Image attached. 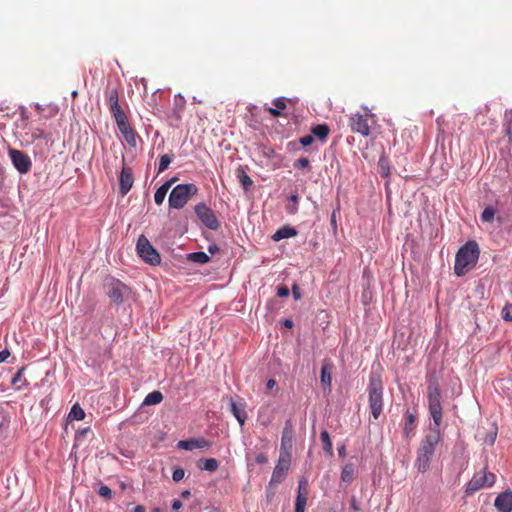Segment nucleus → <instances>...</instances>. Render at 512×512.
Wrapping results in <instances>:
<instances>
[{"label":"nucleus","mask_w":512,"mask_h":512,"mask_svg":"<svg viewBox=\"0 0 512 512\" xmlns=\"http://www.w3.org/2000/svg\"><path fill=\"white\" fill-rule=\"evenodd\" d=\"M238 178L245 190H248L253 185L252 179L243 170L238 174Z\"/></svg>","instance_id":"obj_38"},{"label":"nucleus","mask_w":512,"mask_h":512,"mask_svg":"<svg viewBox=\"0 0 512 512\" xmlns=\"http://www.w3.org/2000/svg\"><path fill=\"white\" fill-rule=\"evenodd\" d=\"M496 435H497V433H496V431H495V432L493 433V436L491 437V440H490V443H491V444H493V443H494L495 438H496Z\"/></svg>","instance_id":"obj_58"},{"label":"nucleus","mask_w":512,"mask_h":512,"mask_svg":"<svg viewBox=\"0 0 512 512\" xmlns=\"http://www.w3.org/2000/svg\"><path fill=\"white\" fill-rule=\"evenodd\" d=\"M177 180V178H172L170 180H168L167 182H170V186Z\"/></svg>","instance_id":"obj_59"},{"label":"nucleus","mask_w":512,"mask_h":512,"mask_svg":"<svg viewBox=\"0 0 512 512\" xmlns=\"http://www.w3.org/2000/svg\"><path fill=\"white\" fill-rule=\"evenodd\" d=\"M106 295L116 305L124 302L125 297L129 294V287L118 279L110 278L106 284Z\"/></svg>","instance_id":"obj_6"},{"label":"nucleus","mask_w":512,"mask_h":512,"mask_svg":"<svg viewBox=\"0 0 512 512\" xmlns=\"http://www.w3.org/2000/svg\"><path fill=\"white\" fill-rule=\"evenodd\" d=\"M289 467H290V454L288 453L286 455V457H284L283 454H281L279 461H278L276 467L274 468L271 481L279 482L283 478L285 473L288 471Z\"/></svg>","instance_id":"obj_17"},{"label":"nucleus","mask_w":512,"mask_h":512,"mask_svg":"<svg viewBox=\"0 0 512 512\" xmlns=\"http://www.w3.org/2000/svg\"><path fill=\"white\" fill-rule=\"evenodd\" d=\"M255 460L258 464H264L267 462V457L263 453H260L256 456Z\"/></svg>","instance_id":"obj_49"},{"label":"nucleus","mask_w":512,"mask_h":512,"mask_svg":"<svg viewBox=\"0 0 512 512\" xmlns=\"http://www.w3.org/2000/svg\"><path fill=\"white\" fill-rule=\"evenodd\" d=\"M429 412L434 422V427L439 429L442 421L441 391L436 382L430 383L427 388Z\"/></svg>","instance_id":"obj_5"},{"label":"nucleus","mask_w":512,"mask_h":512,"mask_svg":"<svg viewBox=\"0 0 512 512\" xmlns=\"http://www.w3.org/2000/svg\"><path fill=\"white\" fill-rule=\"evenodd\" d=\"M506 119H507L506 134L508 135L510 141H512V109L506 113Z\"/></svg>","instance_id":"obj_42"},{"label":"nucleus","mask_w":512,"mask_h":512,"mask_svg":"<svg viewBox=\"0 0 512 512\" xmlns=\"http://www.w3.org/2000/svg\"><path fill=\"white\" fill-rule=\"evenodd\" d=\"M308 498H296L295 512H305Z\"/></svg>","instance_id":"obj_40"},{"label":"nucleus","mask_w":512,"mask_h":512,"mask_svg":"<svg viewBox=\"0 0 512 512\" xmlns=\"http://www.w3.org/2000/svg\"><path fill=\"white\" fill-rule=\"evenodd\" d=\"M98 494L107 500H110L113 496L112 490L107 485H101Z\"/></svg>","instance_id":"obj_39"},{"label":"nucleus","mask_w":512,"mask_h":512,"mask_svg":"<svg viewBox=\"0 0 512 512\" xmlns=\"http://www.w3.org/2000/svg\"><path fill=\"white\" fill-rule=\"evenodd\" d=\"M190 491L189 490H184L182 493H181V497L183 498H188L190 496Z\"/></svg>","instance_id":"obj_56"},{"label":"nucleus","mask_w":512,"mask_h":512,"mask_svg":"<svg viewBox=\"0 0 512 512\" xmlns=\"http://www.w3.org/2000/svg\"><path fill=\"white\" fill-rule=\"evenodd\" d=\"M333 364L329 360H324L321 368L320 380L324 390L331 389Z\"/></svg>","instance_id":"obj_19"},{"label":"nucleus","mask_w":512,"mask_h":512,"mask_svg":"<svg viewBox=\"0 0 512 512\" xmlns=\"http://www.w3.org/2000/svg\"><path fill=\"white\" fill-rule=\"evenodd\" d=\"M134 183V177L131 168L123 166L120 176L119 185L122 196H125L132 188Z\"/></svg>","instance_id":"obj_14"},{"label":"nucleus","mask_w":512,"mask_h":512,"mask_svg":"<svg viewBox=\"0 0 512 512\" xmlns=\"http://www.w3.org/2000/svg\"><path fill=\"white\" fill-rule=\"evenodd\" d=\"M8 153H9V156L11 158V161H12L14 167L21 174H25L30 171L32 163H31L29 156L26 153H24L23 151L17 150V149H13V148H10Z\"/></svg>","instance_id":"obj_12"},{"label":"nucleus","mask_w":512,"mask_h":512,"mask_svg":"<svg viewBox=\"0 0 512 512\" xmlns=\"http://www.w3.org/2000/svg\"><path fill=\"white\" fill-rule=\"evenodd\" d=\"M187 259L195 263L204 264L209 262L210 257L205 252H193L187 255Z\"/></svg>","instance_id":"obj_29"},{"label":"nucleus","mask_w":512,"mask_h":512,"mask_svg":"<svg viewBox=\"0 0 512 512\" xmlns=\"http://www.w3.org/2000/svg\"><path fill=\"white\" fill-rule=\"evenodd\" d=\"M296 235L297 231L293 227L283 226L272 235V239L277 242L285 238L294 237Z\"/></svg>","instance_id":"obj_24"},{"label":"nucleus","mask_w":512,"mask_h":512,"mask_svg":"<svg viewBox=\"0 0 512 512\" xmlns=\"http://www.w3.org/2000/svg\"><path fill=\"white\" fill-rule=\"evenodd\" d=\"M293 434H294L293 424H292L291 420H287L285 422V426L283 428L282 437H281V450L285 451L286 454H288L290 452V450L292 449Z\"/></svg>","instance_id":"obj_15"},{"label":"nucleus","mask_w":512,"mask_h":512,"mask_svg":"<svg viewBox=\"0 0 512 512\" xmlns=\"http://www.w3.org/2000/svg\"><path fill=\"white\" fill-rule=\"evenodd\" d=\"M308 495H309L308 481L305 478H302L298 484V491H297L296 498H301V497L308 498Z\"/></svg>","instance_id":"obj_34"},{"label":"nucleus","mask_w":512,"mask_h":512,"mask_svg":"<svg viewBox=\"0 0 512 512\" xmlns=\"http://www.w3.org/2000/svg\"><path fill=\"white\" fill-rule=\"evenodd\" d=\"M163 400V394L160 391H153L146 395L143 405H156L161 403Z\"/></svg>","instance_id":"obj_27"},{"label":"nucleus","mask_w":512,"mask_h":512,"mask_svg":"<svg viewBox=\"0 0 512 512\" xmlns=\"http://www.w3.org/2000/svg\"><path fill=\"white\" fill-rule=\"evenodd\" d=\"M292 294H293V297L295 300L301 299V292H300V287L298 286V284H294L292 286Z\"/></svg>","instance_id":"obj_47"},{"label":"nucleus","mask_w":512,"mask_h":512,"mask_svg":"<svg viewBox=\"0 0 512 512\" xmlns=\"http://www.w3.org/2000/svg\"><path fill=\"white\" fill-rule=\"evenodd\" d=\"M131 512H145V507L142 505H137L131 510Z\"/></svg>","instance_id":"obj_54"},{"label":"nucleus","mask_w":512,"mask_h":512,"mask_svg":"<svg viewBox=\"0 0 512 512\" xmlns=\"http://www.w3.org/2000/svg\"><path fill=\"white\" fill-rule=\"evenodd\" d=\"M321 441L323 443V449L324 451L329 454L330 456L333 455V446H332V441L330 439V435L329 433L326 431V430H323L321 432Z\"/></svg>","instance_id":"obj_31"},{"label":"nucleus","mask_w":512,"mask_h":512,"mask_svg":"<svg viewBox=\"0 0 512 512\" xmlns=\"http://www.w3.org/2000/svg\"><path fill=\"white\" fill-rule=\"evenodd\" d=\"M25 135L27 136L26 141L28 143H34L36 140L40 139H44L48 142L51 139L50 134L41 128H32L30 132H27Z\"/></svg>","instance_id":"obj_22"},{"label":"nucleus","mask_w":512,"mask_h":512,"mask_svg":"<svg viewBox=\"0 0 512 512\" xmlns=\"http://www.w3.org/2000/svg\"><path fill=\"white\" fill-rule=\"evenodd\" d=\"M274 108L265 106V110L270 113L273 117H279L282 115L281 111L286 109V99L279 97L273 100Z\"/></svg>","instance_id":"obj_23"},{"label":"nucleus","mask_w":512,"mask_h":512,"mask_svg":"<svg viewBox=\"0 0 512 512\" xmlns=\"http://www.w3.org/2000/svg\"><path fill=\"white\" fill-rule=\"evenodd\" d=\"M137 252L139 256L150 265H158L161 262V257L156 249L150 244L145 236H140L137 241Z\"/></svg>","instance_id":"obj_8"},{"label":"nucleus","mask_w":512,"mask_h":512,"mask_svg":"<svg viewBox=\"0 0 512 512\" xmlns=\"http://www.w3.org/2000/svg\"><path fill=\"white\" fill-rule=\"evenodd\" d=\"M219 463L215 458L205 459L199 467L203 470L214 472L218 469Z\"/></svg>","instance_id":"obj_33"},{"label":"nucleus","mask_w":512,"mask_h":512,"mask_svg":"<svg viewBox=\"0 0 512 512\" xmlns=\"http://www.w3.org/2000/svg\"><path fill=\"white\" fill-rule=\"evenodd\" d=\"M182 507V502L180 500H174L172 503L173 510H179Z\"/></svg>","instance_id":"obj_51"},{"label":"nucleus","mask_w":512,"mask_h":512,"mask_svg":"<svg viewBox=\"0 0 512 512\" xmlns=\"http://www.w3.org/2000/svg\"><path fill=\"white\" fill-rule=\"evenodd\" d=\"M501 315L505 321H512V305L506 304L501 311Z\"/></svg>","instance_id":"obj_41"},{"label":"nucleus","mask_w":512,"mask_h":512,"mask_svg":"<svg viewBox=\"0 0 512 512\" xmlns=\"http://www.w3.org/2000/svg\"><path fill=\"white\" fill-rule=\"evenodd\" d=\"M170 189V182H165L161 185L154 194V201L157 205H161L166 197L168 190Z\"/></svg>","instance_id":"obj_26"},{"label":"nucleus","mask_w":512,"mask_h":512,"mask_svg":"<svg viewBox=\"0 0 512 512\" xmlns=\"http://www.w3.org/2000/svg\"><path fill=\"white\" fill-rule=\"evenodd\" d=\"M185 476V471L184 469L182 468H177L173 471V474H172V479L175 481V482H179L181 481Z\"/></svg>","instance_id":"obj_44"},{"label":"nucleus","mask_w":512,"mask_h":512,"mask_svg":"<svg viewBox=\"0 0 512 512\" xmlns=\"http://www.w3.org/2000/svg\"><path fill=\"white\" fill-rule=\"evenodd\" d=\"M416 411L407 410L405 413V424L403 428V434L406 438H411L414 436V430L416 427Z\"/></svg>","instance_id":"obj_20"},{"label":"nucleus","mask_w":512,"mask_h":512,"mask_svg":"<svg viewBox=\"0 0 512 512\" xmlns=\"http://www.w3.org/2000/svg\"><path fill=\"white\" fill-rule=\"evenodd\" d=\"M314 141V138L312 135H305L299 139L300 144L303 147L310 146Z\"/></svg>","instance_id":"obj_45"},{"label":"nucleus","mask_w":512,"mask_h":512,"mask_svg":"<svg viewBox=\"0 0 512 512\" xmlns=\"http://www.w3.org/2000/svg\"><path fill=\"white\" fill-rule=\"evenodd\" d=\"M309 159L306 158V157H302V158H299L295 163H294V167L295 168H298V169H304V168H307L309 167Z\"/></svg>","instance_id":"obj_43"},{"label":"nucleus","mask_w":512,"mask_h":512,"mask_svg":"<svg viewBox=\"0 0 512 512\" xmlns=\"http://www.w3.org/2000/svg\"><path fill=\"white\" fill-rule=\"evenodd\" d=\"M197 217L209 229L217 230L220 223L213 210L205 203H199L194 208Z\"/></svg>","instance_id":"obj_10"},{"label":"nucleus","mask_w":512,"mask_h":512,"mask_svg":"<svg viewBox=\"0 0 512 512\" xmlns=\"http://www.w3.org/2000/svg\"><path fill=\"white\" fill-rule=\"evenodd\" d=\"M230 410L234 417L237 419L239 424L243 426L247 419V413L245 411V406L243 403L238 404L232 398L230 399Z\"/></svg>","instance_id":"obj_21"},{"label":"nucleus","mask_w":512,"mask_h":512,"mask_svg":"<svg viewBox=\"0 0 512 512\" xmlns=\"http://www.w3.org/2000/svg\"><path fill=\"white\" fill-rule=\"evenodd\" d=\"M10 356V352L5 349L0 352V363L4 362Z\"/></svg>","instance_id":"obj_50"},{"label":"nucleus","mask_w":512,"mask_h":512,"mask_svg":"<svg viewBox=\"0 0 512 512\" xmlns=\"http://www.w3.org/2000/svg\"><path fill=\"white\" fill-rule=\"evenodd\" d=\"M430 430L431 432L425 435L417 449L415 466L421 473H425L430 468L436 446L440 441V429L430 427Z\"/></svg>","instance_id":"obj_1"},{"label":"nucleus","mask_w":512,"mask_h":512,"mask_svg":"<svg viewBox=\"0 0 512 512\" xmlns=\"http://www.w3.org/2000/svg\"><path fill=\"white\" fill-rule=\"evenodd\" d=\"M172 161V157L168 154H163L159 158L158 173L165 171Z\"/></svg>","instance_id":"obj_36"},{"label":"nucleus","mask_w":512,"mask_h":512,"mask_svg":"<svg viewBox=\"0 0 512 512\" xmlns=\"http://www.w3.org/2000/svg\"><path fill=\"white\" fill-rule=\"evenodd\" d=\"M85 418V412L79 404H74L68 414L70 420H83Z\"/></svg>","instance_id":"obj_30"},{"label":"nucleus","mask_w":512,"mask_h":512,"mask_svg":"<svg viewBox=\"0 0 512 512\" xmlns=\"http://www.w3.org/2000/svg\"><path fill=\"white\" fill-rule=\"evenodd\" d=\"M298 195L297 194H293L290 196L289 200H290V204L287 205L286 207V211L288 214H291V215H294L297 213L298 211Z\"/></svg>","instance_id":"obj_35"},{"label":"nucleus","mask_w":512,"mask_h":512,"mask_svg":"<svg viewBox=\"0 0 512 512\" xmlns=\"http://www.w3.org/2000/svg\"><path fill=\"white\" fill-rule=\"evenodd\" d=\"M211 446V442L205 438H197V439H189V440H181L178 443V447L185 450H193L197 448H209Z\"/></svg>","instance_id":"obj_18"},{"label":"nucleus","mask_w":512,"mask_h":512,"mask_svg":"<svg viewBox=\"0 0 512 512\" xmlns=\"http://www.w3.org/2000/svg\"><path fill=\"white\" fill-rule=\"evenodd\" d=\"M115 122L126 143L135 148L137 146V134L131 127L127 115L115 119Z\"/></svg>","instance_id":"obj_11"},{"label":"nucleus","mask_w":512,"mask_h":512,"mask_svg":"<svg viewBox=\"0 0 512 512\" xmlns=\"http://www.w3.org/2000/svg\"><path fill=\"white\" fill-rule=\"evenodd\" d=\"M276 381L274 379H269L266 383V387L268 390H271L275 387Z\"/></svg>","instance_id":"obj_52"},{"label":"nucleus","mask_w":512,"mask_h":512,"mask_svg":"<svg viewBox=\"0 0 512 512\" xmlns=\"http://www.w3.org/2000/svg\"><path fill=\"white\" fill-rule=\"evenodd\" d=\"M495 217V209L492 206H487L482 214H481V220L483 222H492Z\"/></svg>","instance_id":"obj_37"},{"label":"nucleus","mask_w":512,"mask_h":512,"mask_svg":"<svg viewBox=\"0 0 512 512\" xmlns=\"http://www.w3.org/2000/svg\"><path fill=\"white\" fill-rule=\"evenodd\" d=\"M216 250H218L217 246H209V252L214 253Z\"/></svg>","instance_id":"obj_57"},{"label":"nucleus","mask_w":512,"mask_h":512,"mask_svg":"<svg viewBox=\"0 0 512 512\" xmlns=\"http://www.w3.org/2000/svg\"><path fill=\"white\" fill-rule=\"evenodd\" d=\"M311 133L319 140L325 141L329 136L330 128L326 124H319L311 128Z\"/></svg>","instance_id":"obj_25"},{"label":"nucleus","mask_w":512,"mask_h":512,"mask_svg":"<svg viewBox=\"0 0 512 512\" xmlns=\"http://www.w3.org/2000/svg\"><path fill=\"white\" fill-rule=\"evenodd\" d=\"M496 481V477L493 473L484 470L474 474L472 479L466 485V494L472 495L481 488L487 486L491 487Z\"/></svg>","instance_id":"obj_7"},{"label":"nucleus","mask_w":512,"mask_h":512,"mask_svg":"<svg viewBox=\"0 0 512 512\" xmlns=\"http://www.w3.org/2000/svg\"><path fill=\"white\" fill-rule=\"evenodd\" d=\"M338 454L340 457H345L346 456V447L345 445H342L341 447L338 448Z\"/></svg>","instance_id":"obj_53"},{"label":"nucleus","mask_w":512,"mask_h":512,"mask_svg":"<svg viewBox=\"0 0 512 512\" xmlns=\"http://www.w3.org/2000/svg\"><path fill=\"white\" fill-rule=\"evenodd\" d=\"M364 110V114L357 112L350 116L349 127L353 132L359 133L362 136L367 137L370 135L369 122L372 118V114L369 113V110L367 108H365Z\"/></svg>","instance_id":"obj_9"},{"label":"nucleus","mask_w":512,"mask_h":512,"mask_svg":"<svg viewBox=\"0 0 512 512\" xmlns=\"http://www.w3.org/2000/svg\"><path fill=\"white\" fill-rule=\"evenodd\" d=\"M350 506H351V509L353 511H355V512L360 510V506H359L355 496L351 497V499H350Z\"/></svg>","instance_id":"obj_48"},{"label":"nucleus","mask_w":512,"mask_h":512,"mask_svg":"<svg viewBox=\"0 0 512 512\" xmlns=\"http://www.w3.org/2000/svg\"><path fill=\"white\" fill-rule=\"evenodd\" d=\"M494 506L499 512H511L512 491L507 490L500 493L495 499Z\"/></svg>","instance_id":"obj_16"},{"label":"nucleus","mask_w":512,"mask_h":512,"mask_svg":"<svg viewBox=\"0 0 512 512\" xmlns=\"http://www.w3.org/2000/svg\"><path fill=\"white\" fill-rule=\"evenodd\" d=\"M105 95L107 97V103L109 106L110 113L112 114L114 119H118L122 116H125L126 113L119 104V93L117 88L107 86L105 90Z\"/></svg>","instance_id":"obj_13"},{"label":"nucleus","mask_w":512,"mask_h":512,"mask_svg":"<svg viewBox=\"0 0 512 512\" xmlns=\"http://www.w3.org/2000/svg\"><path fill=\"white\" fill-rule=\"evenodd\" d=\"M384 385L379 373L371 372L367 387L368 402L374 420H377L383 411Z\"/></svg>","instance_id":"obj_3"},{"label":"nucleus","mask_w":512,"mask_h":512,"mask_svg":"<svg viewBox=\"0 0 512 512\" xmlns=\"http://www.w3.org/2000/svg\"><path fill=\"white\" fill-rule=\"evenodd\" d=\"M354 472V465L352 463L346 464L341 471V480L350 483L353 480Z\"/></svg>","instance_id":"obj_28"},{"label":"nucleus","mask_w":512,"mask_h":512,"mask_svg":"<svg viewBox=\"0 0 512 512\" xmlns=\"http://www.w3.org/2000/svg\"><path fill=\"white\" fill-rule=\"evenodd\" d=\"M480 250L475 241H468L457 252L454 263V272L461 277L472 270L479 258Z\"/></svg>","instance_id":"obj_2"},{"label":"nucleus","mask_w":512,"mask_h":512,"mask_svg":"<svg viewBox=\"0 0 512 512\" xmlns=\"http://www.w3.org/2000/svg\"><path fill=\"white\" fill-rule=\"evenodd\" d=\"M284 326L287 327V328H292L293 327V321L290 320V319H286L284 321Z\"/></svg>","instance_id":"obj_55"},{"label":"nucleus","mask_w":512,"mask_h":512,"mask_svg":"<svg viewBox=\"0 0 512 512\" xmlns=\"http://www.w3.org/2000/svg\"><path fill=\"white\" fill-rule=\"evenodd\" d=\"M12 385L15 386L17 390H21L24 386H26L27 380L23 377V369H20L11 380Z\"/></svg>","instance_id":"obj_32"},{"label":"nucleus","mask_w":512,"mask_h":512,"mask_svg":"<svg viewBox=\"0 0 512 512\" xmlns=\"http://www.w3.org/2000/svg\"><path fill=\"white\" fill-rule=\"evenodd\" d=\"M289 288L285 285H281L277 289V295L281 298L289 296Z\"/></svg>","instance_id":"obj_46"},{"label":"nucleus","mask_w":512,"mask_h":512,"mask_svg":"<svg viewBox=\"0 0 512 512\" xmlns=\"http://www.w3.org/2000/svg\"><path fill=\"white\" fill-rule=\"evenodd\" d=\"M72 95H73V97H76V96H77V92H76V91H74V92L72 93Z\"/></svg>","instance_id":"obj_60"},{"label":"nucleus","mask_w":512,"mask_h":512,"mask_svg":"<svg viewBox=\"0 0 512 512\" xmlns=\"http://www.w3.org/2000/svg\"><path fill=\"white\" fill-rule=\"evenodd\" d=\"M198 191V187L193 183L175 186L169 195V206L173 209L183 208Z\"/></svg>","instance_id":"obj_4"}]
</instances>
